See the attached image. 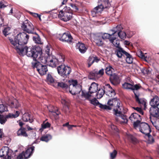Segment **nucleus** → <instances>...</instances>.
Here are the masks:
<instances>
[{
  "mask_svg": "<svg viewBox=\"0 0 159 159\" xmlns=\"http://www.w3.org/2000/svg\"><path fill=\"white\" fill-rule=\"evenodd\" d=\"M155 120L151 119V122L152 125L156 127V129L159 130V119L156 118V120Z\"/></svg>",
  "mask_w": 159,
  "mask_h": 159,
  "instance_id": "obj_39",
  "label": "nucleus"
},
{
  "mask_svg": "<svg viewBox=\"0 0 159 159\" xmlns=\"http://www.w3.org/2000/svg\"><path fill=\"white\" fill-rule=\"evenodd\" d=\"M139 131L143 134L146 135L150 134L151 131V128L149 125L145 122L139 123Z\"/></svg>",
  "mask_w": 159,
  "mask_h": 159,
  "instance_id": "obj_10",
  "label": "nucleus"
},
{
  "mask_svg": "<svg viewBox=\"0 0 159 159\" xmlns=\"http://www.w3.org/2000/svg\"><path fill=\"white\" fill-rule=\"evenodd\" d=\"M105 91L102 89H99L98 90L97 93H96L97 98L98 99L102 98L104 95Z\"/></svg>",
  "mask_w": 159,
  "mask_h": 159,
  "instance_id": "obj_40",
  "label": "nucleus"
},
{
  "mask_svg": "<svg viewBox=\"0 0 159 159\" xmlns=\"http://www.w3.org/2000/svg\"><path fill=\"white\" fill-rule=\"evenodd\" d=\"M132 88L131 89V90H132L133 91L134 93V92L138 93L137 90L139 89L140 88V86L139 84H136L134 85L133 86L132 85Z\"/></svg>",
  "mask_w": 159,
  "mask_h": 159,
  "instance_id": "obj_58",
  "label": "nucleus"
},
{
  "mask_svg": "<svg viewBox=\"0 0 159 159\" xmlns=\"http://www.w3.org/2000/svg\"><path fill=\"white\" fill-rule=\"evenodd\" d=\"M122 87L125 89H131L132 88V84L128 83L125 82L122 84Z\"/></svg>",
  "mask_w": 159,
  "mask_h": 159,
  "instance_id": "obj_46",
  "label": "nucleus"
},
{
  "mask_svg": "<svg viewBox=\"0 0 159 159\" xmlns=\"http://www.w3.org/2000/svg\"><path fill=\"white\" fill-rule=\"evenodd\" d=\"M51 124L48 122L44 121L41 125V127L39 129V130L40 132H42L43 130L47 128L50 127Z\"/></svg>",
  "mask_w": 159,
  "mask_h": 159,
  "instance_id": "obj_34",
  "label": "nucleus"
},
{
  "mask_svg": "<svg viewBox=\"0 0 159 159\" xmlns=\"http://www.w3.org/2000/svg\"><path fill=\"white\" fill-rule=\"evenodd\" d=\"M49 57H44L43 56L42 54V52L41 50V53L39 55V56H38V57L36 58V60H35L34 62H39L40 63L41 62L43 64H48V59H49Z\"/></svg>",
  "mask_w": 159,
  "mask_h": 159,
  "instance_id": "obj_16",
  "label": "nucleus"
},
{
  "mask_svg": "<svg viewBox=\"0 0 159 159\" xmlns=\"http://www.w3.org/2000/svg\"><path fill=\"white\" fill-rule=\"evenodd\" d=\"M12 107H14L15 108H17L20 106V104L19 103L18 101L15 99L13 102H11V103Z\"/></svg>",
  "mask_w": 159,
  "mask_h": 159,
  "instance_id": "obj_54",
  "label": "nucleus"
},
{
  "mask_svg": "<svg viewBox=\"0 0 159 159\" xmlns=\"http://www.w3.org/2000/svg\"><path fill=\"white\" fill-rule=\"evenodd\" d=\"M34 148V147L32 146L28 148L25 152H23L24 158H29L33 153Z\"/></svg>",
  "mask_w": 159,
  "mask_h": 159,
  "instance_id": "obj_21",
  "label": "nucleus"
},
{
  "mask_svg": "<svg viewBox=\"0 0 159 159\" xmlns=\"http://www.w3.org/2000/svg\"><path fill=\"white\" fill-rule=\"evenodd\" d=\"M70 6L72 8L73 10L75 11H78V8L75 5V4H70Z\"/></svg>",
  "mask_w": 159,
  "mask_h": 159,
  "instance_id": "obj_62",
  "label": "nucleus"
},
{
  "mask_svg": "<svg viewBox=\"0 0 159 159\" xmlns=\"http://www.w3.org/2000/svg\"><path fill=\"white\" fill-rule=\"evenodd\" d=\"M81 89L80 86L72 87L71 89L69 87V91L72 95H75L79 93L81 91Z\"/></svg>",
  "mask_w": 159,
  "mask_h": 159,
  "instance_id": "obj_27",
  "label": "nucleus"
},
{
  "mask_svg": "<svg viewBox=\"0 0 159 159\" xmlns=\"http://www.w3.org/2000/svg\"><path fill=\"white\" fill-rule=\"evenodd\" d=\"M64 56L62 54L59 55L58 56L57 58H56L57 60V62L58 64L60 63H62L64 61Z\"/></svg>",
  "mask_w": 159,
  "mask_h": 159,
  "instance_id": "obj_44",
  "label": "nucleus"
},
{
  "mask_svg": "<svg viewBox=\"0 0 159 159\" xmlns=\"http://www.w3.org/2000/svg\"><path fill=\"white\" fill-rule=\"evenodd\" d=\"M102 37L100 35H96L94 37V42L99 46H102L103 44Z\"/></svg>",
  "mask_w": 159,
  "mask_h": 159,
  "instance_id": "obj_24",
  "label": "nucleus"
},
{
  "mask_svg": "<svg viewBox=\"0 0 159 159\" xmlns=\"http://www.w3.org/2000/svg\"><path fill=\"white\" fill-rule=\"evenodd\" d=\"M94 57L93 56H90L88 59V66L89 67L94 62Z\"/></svg>",
  "mask_w": 159,
  "mask_h": 159,
  "instance_id": "obj_57",
  "label": "nucleus"
},
{
  "mask_svg": "<svg viewBox=\"0 0 159 159\" xmlns=\"http://www.w3.org/2000/svg\"><path fill=\"white\" fill-rule=\"evenodd\" d=\"M103 7L101 6L99 4L96 7H94L91 11V14L93 17L99 15L103 10Z\"/></svg>",
  "mask_w": 159,
  "mask_h": 159,
  "instance_id": "obj_14",
  "label": "nucleus"
},
{
  "mask_svg": "<svg viewBox=\"0 0 159 159\" xmlns=\"http://www.w3.org/2000/svg\"><path fill=\"white\" fill-rule=\"evenodd\" d=\"M97 72V69H95L90 72L89 75V78L92 80H96L98 79V77Z\"/></svg>",
  "mask_w": 159,
  "mask_h": 159,
  "instance_id": "obj_30",
  "label": "nucleus"
},
{
  "mask_svg": "<svg viewBox=\"0 0 159 159\" xmlns=\"http://www.w3.org/2000/svg\"><path fill=\"white\" fill-rule=\"evenodd\" d=\"M57 85L58 86L61 87L63 89H66L68 88V86L66 84L62 82H57Z\"/></svg>",
  "mask_w": 159,
  "mask_h": 159,
  "instance_id": "obj_52",
  "label": "nucleus"
},
{
  "mask_svg": "<svg viewBox=\"0 0 159 159\" xmlns=\"http://www.w3.org/2000/svg\"><path fill=\"white\" fill-rule=\"evenodd\" d=\"M30 35L24 32L18 34L15 37L14 40L9 39L13 48L17 52V49L20 50L26 47V44L29 40Z\"/></svg>",
  "mask_w": 159,
  "mask_h": 159,
  "instance_id": "obj_1",
  "label": "nucleus"
},
{
  "mask_svg": "<svg viewBox=\"0 0 159 159\" xmlns=\"http://www.w3.org/2000/svg\"><path fill=\"white\" fill-rule=\"evenodd\" d=\"M61 102L62 104L64 105L63 111L64 112H66L69 111V108L68 106L66 105V101L65 99H61Z\"/></svg>",
  "mask_w": 159,
  "mask_h": 159,
  "instance_id": "obj_42",
  "label": "nucleus"
},
{
  "mask_svg": "<svg viewBox=\"0 0 159 159\" xmlns=\"http://www.w3.org/2000/svg\"><path fill=\"white\" fill-rule=\"evenodd\" d=\"M149 112L151 115L154 117V120L159 117V108L158 107H150Z\"/></svg>",
  "mask_w": 159,
  "mask_h": 159,
  "instance_id": "obj_17",
  "label": "nucleus"
},
{
  "mask_svg": "<svg viewBox=\"0 0 159 159\" xmlns=\"http://www.w3.org/2000/svg\"><path fill=\"white\" fill-rule=\"evenodd\" d=\"M110 80L111 83L114 86L119 84L120 82L119 76L116 74H114L110 76Z\"/></svg>",
  "mask_w": 159,
  "mask_h": 159,
  "instance_id": "obj_15",
  "label": "nucleus"
},
{
  "mask_svg": "<svg viewBox=\"0 0 159 159\" xmlns=\"http://www.w3.org/2000/svg\"><path fill=\"white\" fill-rule=\"evenodd\" d=\"M21 28L24 31L29 34L34 33V27L28 20L25 21L22 24Z\"/></svg>",
  "mask_w": 159,
  "mask_h": 159,
  "instance_id": "obj_9",
  "label": "nucleus"
},
{
  "mask_svg": "<svg viewBox=\"0 0 159 159\" xmlns=\"http://www.w3.org/2000/svg\"><path fill=\"white\" fill-rule=\"evenodd\" d=\"M58 16L61 20L65 22L67 21L72 17V10L70 7L66 6L59 12Z\"/></svg>",
  "mask_w": 159,
  "mask_h": 159,
  "instance_id": "obj_4",
  "label": "nucleus"
},
{
  "mask_svg": "<svg viewBox=\"0 0 159 159\" xmlns=\"http://www.w3.org/2000/svg\"><path fill=\"white\" fill-rule=\"evenodd\" d=\"M45 52L47 55V57L53 56L52 55V52L51 50V48L48 46H47L45 49Z\"/></svg>",
  "mask_w": 159,
  "mask_h": 159,
  "instance_id": "obj_50",
  "label": "nucleus"
},
{
  "mask_svg": "<svg viewBox=\"0 0 159 159\" xmlns=\"http://www.w3.org/2000/svg\"><path fill=\"white\" fill-rule=\"evenodd\" d=\"M22 119L25 122H29L31 123L33 122V120L30 119V114L27 113H25L22 116Z\"/></svg>",
  "mask_w": 159,
  "mask_h": 159,
  "instance_id": "obj_33",
  "label": "nucleus"
},
{
  "mask_svg": "<svg viewBox=\"0 0 159 159\" xmlns=\"http://www.w3.org/2000/svg\"><path fill=\"white\" fill-rule=\"evenodd\" d=\"M125 60L127 63L128 64H131L132 63L133 58L132 56L128 52H126V54L125 55Z\"/></svg>",
  "mask_w": 159,
  "mask_h": 159,
  "instance_id": "obj_32",
  "label": "nucleus"
},
{
  "mask_svg": "<svg viewBox=\"0 0 159 159\" xmlns=\"http://www.w3.org/2000/svg\"><path fill=\"white\" fill-rule=\"evenodd\" d=\"M97 74L98 77L99 78L102 76L104 74V69L102 68L99 71L97 70Z\"/></svg>",
  "mask_w": 159,
  "mask_h": 159,
  "instance_id": "obj_59",
  "label": "nucleus"
},
{
  "mask_svg": "<svg viewBox=\"0 0 159 159\" xmlns=\"http://www.w3.org/2000/svg\"><path fill=\"white\" fill-rule=\"evenodd\" d=\"M106 86L107 88L110 89V90H109V93L111 94V96H112V95L114 96L115 95V92L114 90L112 89V88L111 87V86L109 84H107L106 85Z\"/></svg>",
  "mask_w": 159,
  "mask_h": 159,
  "instance_id": "obj_51",
  "label": "nucleus"
},
{
  "mask_svg": "<svg viewBox=\"0 0 159 159\" xmlns=\"http://www.w3.org/2000/svg\"><path fill=\"white\" fill-rule=\"evenodd\" d=\"M12 152V150L8 147H3L0 150V157L5 159H11Z\"/></svg>",
  "mask_w": 159,
  "mask_h": 159,
  "instance_id": "obj_8",
  "label": "nucleus"
},
{
  "mask_svg": "<svg viewBox=\"0 0 159 159\" xmlns=\"http://www.w3.org/2000/svg\"><path fill=\"white\" fill-rule=\"evenodd\" d=\"M138 56L142 59H145V57L143 54V53L142 52V51L139 52L138 53Z\"/></svg>",
  "mask_w": 159,
  "mask_h": 159,
  "instance_id": "obj_63",
  "label": "nucleus"
},
{
  "mask_svg": "<svg viewBox=\"0 0 159 159\" xmlns=\"http://www.w3.org/2000/svg\"><path fill=\"white\" fill-rule=\"evenodd\" d=\"M113 69L112 67L109 66L107 67L105 69L106 73L107 75H112V71Z\"/></svg>",
  "mask_w": 159,
  "mask_h": 159,
  "instance_id": "obj_45",
  "label": "nucleus"
},
{
  "mask_svg": "<svg viewBox=\"0 0 159 159\" xmlns=\"http://www.w3.org/2000/svg\"><path fill=\"white\" fill-rule=\"evenodd\" d=\"M57 61V60L56 58L54 57L53 56H50L49 59H48V64L49 66L54 67L57 64H58Z\"/></svg>",
  "mask_w": 159,
  "mask_h": 159,
  "instance_id": "obj_18",
  "label": "nucleus"
},
{
  "mask_svg": "<svg viewBox=\"0 0 159 159\" xmlns=\"http://www.w3.org/2000/svg\"><path fill=\"white\" fill-rule=\"evenodd\" d=\"M126 137L128 140L131 141L133 143H135L137 142V139L132 135L129 134H126Z\"/></svg>",
  "mask_w": 159,
  "mask_h": 159,
  "instance_id": "obj_41",
  "label": "nucleus"
},
{
  "mask_svg": "<svg viewBox=\"0 0 159 159\" xmlns=\"http://www.w3.org/2000/svg\"><path fill=\"white\" fill-rule=\"evenodd\" d=\"M33 34L34 36H33V39L34 42L38 44H42V42L39 35L36 33Z\"/></svg>",
  "mask_w": 159,
  "mask_h": 159,
  "instance_id": "obj_31",
  "label": "nucleus"
},
{
  "mask_svg": "<svg viewBox=\"0 0 159 159\" xmlns=\"http://www.w3.org/2000/svg\"><path fill=\"white\" fill-rule=\"evenodd\" d=\"M141 72L142 73L144 74H148L149 73V70L147 69H143L141 70Z\"/></svg>",
  "mask_w": 159,
  "mask_h": 159,
  "instance_id": "obj_64",
  "label": "nucleus"
},
{
  "mask_svg": "<svg viewBox=\"0 0 159 159\" xmlns=\"http://www.w3.org/2000/svg\"><path fill=\"white\" fill-rule=\"evenodd\" d=\"M107 104L109 106H108L111 107H111L115 106L116 107L114 109L117 108V109H119L120 108H122L120 101L116 98H111L109 100Z\"/></svg>",
  "mask_w": 159,
  "mask_h": 159,
  "instance_id": "obj_12",
  "label": "nucleus"
},
{
  "mask_svg": "<svg viewBox=\"0 0 159 159\" xmlns=\"http://www.w3.org/2000/svg\"><path fill=\"white\" fill-rule=\"evenodd\" d=\"M151 107H157L159 105V97L157 95L155 96L151 99L150 102Z\"/></svg>",
  "mask_w": 159,
  "mask_h": 159,
  "instance_id": "obj_19",
  "label": "nucleus"
},
{
  "mask_svg": "<svg viewBox=\"0 0 159 159\" xmlns=\"http://www.w3.org/2000/svg\"><path fill=\"white\" fill-rule=\"evenodd\" d=\"M7 111V107L6 106L2 104H0V113H2L3 112Z\"/></svg>",
  "mask_w": 159,
  "mask_h": 159,
  "instance_id": "obj_53",
  "label": "nucleus"
},
{
  "mask_svg": "<svg viewBox=\"0 0 159 159\" xmlns=\"http://www.w3.org/2000/svg\"><path fill=\"white\" fill-rule=\"evenodd\" d=\"M41 50L39 47L34 48L32 47H25L20 50L17 49V52L20 55H24L26 54L28 57H33L34 61L38 57V56H39Z\"/></svg>",
  "mask_w": 159,
  "mask_h": 159,
  "instance_id": "obj_2",
  "label": "nucleus"
},
{
  "mask_svg": "<svg viewBox=\"0 0 159 159\" xmlns=\"http://www.w3.org/2000/svg\"><path fill=\"white\" fill-rule=\"evenodd\" d=\"M117 152L114 150L113 152L110 153V159H115L117 155Z\"/></svg>",
  "mask_w": 159,
  "mask_h": 159,
  "instance_id": "obj_55",
  "label": "nucleus"
},
{
  "mask_svg": "<svg viewBox=\"0 0 159 159\" xmlns=\"http://www.w3.org/2000/svg\"><path fill=\"white\" fill-rule=\"evenodd\" d=\"M76 48L79 49L81 53H85L87 50V48L85 45L80 42H78L76 44Z\"/></svg>",
  "mask_w": 159,
  "mask_h": 159,
  "instance_id": "obj_25",
  "label": "nucleus"
},
{
  "mask_svg": "<svg viewBox=\"0 0 159 159\" xmlns=\"http://www.w3.org/2000/svg\"><path fill=\"white\" fill-rule=\"evenodd\" d=\"M7 120V118L6 116L3 115H0V123L1 124H4Z\"/></svg>",
  "mask_w": 159,
  "mask_h": 159,
  "instance_id": "obj_48",
  "label": "nucleus"
},
{
  "mask_svg": "<svg viewBox=\"0 0 159 159\" xmlns=\"http://www.w3.org/2000/svg\"><path fill=\"white\" fill-rule=\"evenodd\" d=\"M32 64L33 67L36 68L37 70L41 75L45 74L48 70L47 67L46 65H42L39 62H32Z\"/></svg>",
  "mask_w": 159,
  "mask_h": 159,
  "instance_id": "obj_7",
  "label": "nucleus"
},
{
  "mask_svg": "<svg viewBox=\"0 0 159 159\" xmlns=\"http://www.w3.org/2000/svg\"><path fill=\"white\" fill-rule=\"evenodd\" d=\"M119 37L121 39H124L126 37V34L125 32L119 31L118 33Z\"/></svg>",
  "mask_w": 159,
  "mask_h": 159,
  "instance_id": "obj_47",
  "label": "nucleus"
},
{
  "mask_svg": "<svg viewBox=\"0 0 159 159\" xmlns=\"http://www.w3.org/2000/svg\"><path fill=\"white\" fill-rule=\"evenodd\" d=\"M93 95L89 94V93L84 92L83 91L81 92V99L83 100H88L90 102V103L94 106H98L101 108L107 110H111V107L107 106L105 105H102L100 103L98 100L95 98L91 99V97H93Z\"/></svg>",
  "mask_w": 159,
  "mask_h": 159,
  "instance_id": "obj_3",
  "label": "nucleus"
},
{
  "mask_svg": "<svg viewBox=\"0 0 159 159\" xmlns=\"http://www.w3.org/2000/svg\"><path fill=\"white\" fill-rule=\"evenodd\" d=\"M112 43L113 45L116 47L118 48H120V42L119 40H116V39L114 40H113L112 42H110Z\"/></svg>",
  "mask_w": 159,
  "mask_h": 159,
  "instance_id": "obj_56",
  "label": "nucleus"
},
{
  "mask_svg": "<svg viewBox=\"0 0 159 159\" xmlns=\"http://www.w3.org/2000/svg\"><path fill=\"white\" fill-rule=\"evenodd\" d=\"M98 3L103 7V8H107L110 7L111 4L108 0H99Z\"/></svg>",
  "mask_w": 159,
  "mask_h": 159,
  "instance_id": "obj_26",
  "label": "nucleus"
},
{
  "mask_svg": "<svg viewBox=\"0 0 159 159\" xmlns=\"http://www.w3.org/2000/svg\"><path fill=\"white\" fill-rule=\"evenodd\" d=\"M129 120L132 122L134 123V126L135 128L138 127L139 124L140 123L141 117L139 115L136 113H132L129 117Z\"/></svg>",
  "mask_w": 159,
  "mask_h": 159,
  "instance_id": "obj_11",
  "label": "nucleus"
},
{
  "mask_svg": "<svg viewBox=\"0 0 159 159\" xmlns=\"http://www.w3.org/2000/svg\"><path fill=\"white\" fill-rule=\"evenodd\" d=\"M116 52V55L119 58L121 57L123 55H125L126 52H127L125 51L124 50L121 48H118Z\"/></svg>",
  "mask_w": 159,
  "mask_h": 159,
  "instance_id": "obj_36",
  "label": "nucleus"
},
{
  "mask_svg": "<svg viewBox=\"0 0 159 159\" xmlns=\"http://www.w3.org/2000/svg\"><path fill=\"white\" fill-rule=\"evenodd\" d=\"M10 28L9 27H7L4 29L3 30L2 32L3 34L6 36L7 35L9 34L10 33Z\"/></svg>",
  "mask_w": 159,
  "mask_h": 159,
  "instance_id": "obj_49",
  "label": "nucleus"
},
{
  "mask_svg": "<svg viewBox=\"0 0 159 159\" xmlns=\"http://www.w3.org/2000/svg\"><path fill=\"white\" fill-rule=\"evenodd\" d=\"M123 109V107L122 108H120L119 109H117V108L114 109V114L116 116L115 118L116 121L120 123H126L128 120L127 117L122 114Z\"/></svg>",
  "mask_w": 159,
  "mask_h": 159,
  "instance_id": "obj_5",
  "label": "nucleus"
},
{
  "mask_svg": "<svg viewBox=\"0 0 159 159\" xmlns=\"http://www.w3.org/2000/svg\"><path fill=\"white\" fill-rule=\"evenodd\" d=\"M145 138L147 140L148 143L152 144L154 142V139L153 136L150 134H146L144 135Z\"/></svg>",
  "mask_w": 159,
  "mask_h": 159,
  "instance_id": "obj_35",
  "label": "nucleus"
},
{
  "mask_svg": "<svg viewBox=\"0 0 159 159\" xmlns=\"http://www.w3.org/2000/svg\"><path fill=\"white\" fill-rule=\"evenodd\" d=\"M133 108L139 112L140 114L143 115V112L141 108L138 107H133Z\"/></svg>",
  "mask_w": 159,
  "mask_h": 159,
  "instance_id": "obj_61",
  "label": "nucleus"
},
{
  "mask_svg": "<svg viewBox=\"0 0 159 159\" xmlns=\"http://www.w3.org/2000/svg\"><path fill=\"white\" fill-rule=\"evenodd\" d=\"M80 86L77 85V82L76 80H73L72 83L69 86L70 89H71L72 87Z\"/></svg>",
  "mask_w": 159,
  "mask_h": 159,
  "instance_id": "obj_60",
  "label": "nucleus"
},
{
  "mask_svg": "<svg viewBox=\"0 0 159 159\" xmlns=\"http://www.w3.org/2000/svg\"><path fill=\"white\" fill-rule=\"evenodd\" d=\"M134 94L136 101L141 106L146 107V102L143 99H139V93L134 92Z\"/></svg>",
  "mask_w": 159,
  "mask_h": 159,
  "instance_id": "obj_20",
  "label": "nucleus"
},
{
  "mask_svg": "<svg viewBox=\"0 0 159 159\" xmlns=\"http://www.w3.org/2000/svg\"><path fill=\"white\" fill-rule=\"evenodd\" d=\"M122 29L123 28L121 25H118L116 27H114L111 30V31L113 32L112 34H114L117 32L121 31Z\"/></svg>",
  "mask_w": 159,
  "mask_h": 159,
  "instance_id": "obj_37",
  "label": "nucleus"
},
{
  "mask_svg": "<svg viewBox=\"0 0 159 159\" xmlns=\"http://www.w3.org/2000/svg\"><path fill=\"white\" fill-rule=\"evenodd\" d=\"M52 139V136L51 135L47 134L43 136L40 138V140L42 141L48 142Z\"/></svg>",
  "mask_w": 159,
  "mask_h": 159,
  "instance_id": "obj_38",
  "label": "nucleus"
},
{
  "mask_svg": "<svg viewBox=\"0 0 159 159\" xmlns=\"http://www.w3.org/2000/svg\"><path fill=\"white\" fill-rule=\"evenodd\" d=\"M59 39L62 42L70 43L72 42V38L70 33L68 32L64 33Z\"/></svg>",
  "mask_w": 159,
  "mask_h": 159,
  "instance_id": "obj_13",
  "label": "nucleus"
},
{
  "mask_svg": "<svg viewBox=\"0 0 159 159\" xmlns=\"http://www.w3.org/2000/svg\"><path fill=\"white\" fill-rule=\"evenodd\" d=\"M50 107H48L49 111L54 116H58L60 114V112L58 111L57 107L52 106L51 109H50Z\"/></svg>",
  "mask_w": 159,
  "mask_h": 159,
  "instance_id": "obj_28",
  "label": "nucleus"
},
{
  "mask_svg": "<svg viewBox=\"0 0 159 159\" xmlns=\"http://www.w3.org/2000/svg\"><path fill=\"white\" fill-rule=\"evenodd\" d=\"M46 81L48 84H50L53 83L54 80L51 75L48 74L47 76Z\"/></svg>",
  "mask_w": 159,
  "mask_h": 159,
  "instance_id": "obj_43",
  "label": "nucleus"
},
{
  "mask_svg": "<svg viewBox=\"0 0 159 159\" xmlns=\"http://www.w3.org/2000/svg\"><path fill=\"white\" fill-rule=\"evenodd\" d=\"M17 134L18 136L26 137L28 134L26 133V129L25 128L21 127L17 132Z\"/></svg>",
  "mask_w": 159,
  "mask_h": 159,
  "instance_id": "obj_29",
  "label": "nucleus"
},
{
  "mask_svg": "<svg viewBox=\"0 0 159 159\" xmlns=\"http://www.w3.org/2000/svg\"><path fill=\"white\" fill-rule=\"evenodd\" d=\"M103 39H109L110 42H112L113 40L116 39V37H114V34H109L107 33H104L101 35Z\"/></svg>",
  "mask_w": 159,
  "mask_h": 159,
  "instance_id": "obj_23",
  "label": "nucleus"
},
{
  "mask_svg": "<svg viewBox=\"0 0 159 159\" xmlns=\"http://www.w3.org/2000/svg\"><path fill=\"white\" fill-rule=\"evenodd\" d=\"M98 84L94 82L92 83L89 88V94L93 95V93H96L98 90Z\"/></svg>",
  "mask_w": 159,
  "mask_h": 159,
  "instance_id": "obj_22",
  "label": "nucleus"
},
{
  "mask_svg": "<svg viewBox=\"0 0 159 159\" xmlns=\"http://www.w3.org/2000/svg\"><path fill=\"white\" fill-rule=\"evenodd\" d=\"M57 70L59 75L65 77L70 73L71 69L68 66H66L64 64H61L57 67Z\"/></svg>",
  "mask_w": 159,
  "mask_h": 159,
  "instance_id": "obj_6",
  "label": "nucleus"
}]
</instances>
